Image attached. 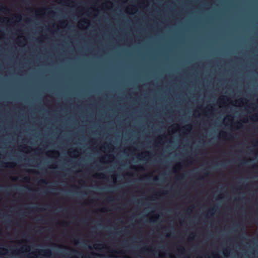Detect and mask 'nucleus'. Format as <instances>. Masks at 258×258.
<instances>
[{
    "label": "nucleus",
    "instance_id": "nucleus-1",
    "mask_svg": "<svg viewBox=\"0 0 258 258\" xmlns=\"http://www.w3.org/2000/svg\"><path fill=\"white\" fill-rule=\"evenodd\" d=\"M0 67H21L23 68H30L32 67H71V66H0Z\"/></svg>",
    "mask_w": 258,
    "mask_h": 258
},
{
    "label": "nucleus",
    "instance_id": "nucleus-2",
    "mask_svg": "<svg viewBox=\"0 0 258 258\" xmlns=\"http://www.w3.org/2000/svg\"><path fill=\"white\" fill-rule=\"evenodd\" d=\"M16 164L14 163L3 162L1 164L2 167L13 168Z\"/></svg>",
    "mask_w": 258,
    "mask_h": 258
},
{
    "label": "nucleus",
    "instance_id": "nucleus-3",
    "mask_svg": "<svg viewBox=\"0 0 258 258\" xmlns=\"http://www.w3.org/2000/svg\"><path fill=\"white\" fill-rule=\"evenodd\" d=\"M221 136L226 139H232V136L230 134H228L225 132H223L221 134Z\"/></svg>",
    "mask_w": 258,
    "mask_h": 258
},
{
    "label": "nucleus",
    "instance_id": "nucleus-4",
    "mask_svg": "<svg viewBox=\"0 0 258 258\" xmlns=\"http://www.w3.org/2000/svg\"><path fill=\"white\" fill-rule=\"evenodd\" d=\"M2 64H5L3 63ZM13 64H18L17 63H14ZM19 64H32L31 63H19ZM33 64H36L33 63ZM36 64H58L57 63H37ZM60 64H71V63H61Z\"/></svg>",
    "mask_w": 258,
    "mask_h": 258
},
{
    "label": "nucleus",
    "instance_id": "nucleus-5",
    "mask_svg": "<svg viewBox=\"0 0 258 258\" xmlns=\"http://www.w3.org/2000/svg\"><path fill=\"white\" fill-rule=\"evenodd\" d=\"M39 251L43 252L46 255H49L51 254V251L50 249L41 250Z\"/></svg>",
    "mask_w": 258,
    "mask_h": 258
},
{
    "label": "nucleus",
    "instance_id": "nucleus-6",
    "mask_svg": "<svg viewBox=\"0 0 258 258\" xmlns=\"http://www.w3.org/2000/svg\"><path fill=\"white\" fill-rule=\"evenodd\" d=\"M95 176L99 178H105L106 177L103 173H97L95 175Z\"/></svg>",
    "mask_w": 258,
    "mask_h": 258
},
{
    "label": "nucleus",
    "instance_id": "nucleus-7",
    "mask_svg": "<svg viewBox=\"0 0 258 258\" xmlns=\"http://www.w3.org/2000/svg\"><path fill=\"white\" fill-rule=\"evenodd\" d=\"M184 130H185L187 132H189L191 129V126L189 124H187L184 126H183Z\"/></svg>",
    "mask_w": 258,
    "mask_h": 258
},
{
    "label": "nucleus",
    "instance_id": "nucleus-8",
    "mask_svg": "<svg viewBox=\"0 0 258 258\" xmlns=\"http://www.w3.org/2000/svg\"><path fill=\"white\" fill-rule=\"evenodd\" d=\"M8 10H8V8L6 6H2L0 8V11L3 12H6L8 11Z\"/></svg>",
    "mask_w": 258,
    "mask_h": 258
},
{
    "label": "nucleus",
    "instance_id": "nucleus-9",
    "mask_svg": "<svg viewBox=\"0 0 258 258\" xmlns=\"http://www.w3.org/2000/svg\"><path fill=\"white\" fill-rule=\"evenodd\" d=\"M181 168V164L180 163H178L176 165V166L174 167V172H176V169H180Z\"/></svg>",
    "mask_w": 258,
    "mask_h": 258
},
{
    "label": "nucleus",
    "instance_id": "nucleus-10",
    "mask_svg": "<svg viewBox=\"0 0 258 258\" xmlns=\"http://www.w3.org/2000/svg\"><path fill=\"white\" fill-rule=\"evenodd\" d=\"M250 119L252 120H256L258 119V114H256L253 115L252 117L250 118Z\"/></svg>",
    "mask_w": 258,
    "mask_h": 258
},
{
    "label": "nucleus",
    "instance_id": "nucleus-11",
    "mask_svg": "<svg viewBox=\"0 0 258 258\" xmlns=\"http://www.w3.org/2000/svg\"><path fill=\"white\" fill-rule=\"evenodd\" d=\"M230 251L228 249H225L223 253L225 255H227L229 253Z\"/></svg>",
    "mask_w": 258,
    "mask_h": 258
},
{
    "label": "nucleus",
    "instance_id": "nucleus-12",
    "mask_svg": "<svg viewBox=\"0 0 258 258\" xmlns=\"http://www.w3.org/2000/svg\"><path fill=\"white\" fill-rule=\"evenodd\" d=\"M214 211V208H211L208 211V214H210V215H211V216L213 215Z\"/></svg>",
    "mask_w": 258,
    "mask_h": 258
},
{
    "label": "nucleus",
    "instance_id": "nucleus-13",
    "mask_svg": "<svg viewBox=\"0 0 258 258\" xmlns=\"http://www.w3.org/2000/svg\"><path fill=\"white\" fill-rule=\"evenodd\" d=\"M39 182L40 183H42V184H47V182L46 180L45 179H41L40 181H39Z\"/></svg>",
    "mask_w": 258,
    "mask_h": 258
},
{
    "label": "nucleus",
    "instance_id": "nucleus-14",
    "mask_svg": "<svg viewBox=\"0 0 258 258\" xmlns=\"http://www.w3.org/2000/svg\"><path fill=\"white\" fill-rule=\"evenodd\" d=\"M178 250L180 251L181 252L184 251L185 250V249L182 247H180L178 248Z\"/></svg>",
    "mask_w": 258,
    "mask_h": 258
},
{
    "label": "nucleus",
    "instance_id": "nucleus-15",
    "mask_svg": "<svg viewBox=\"0 0 258 258\" xmlns=\"http://www.w3.org/2000/svg\"><path fill=\"white\" fill-rule=\"evenodd\" d=\"M51 152H52L55 154L59 155V153L57 151H51Z\"/></svg>",
    "mask_w": 258,
    "mask_h": 258
},
{
    "label": "nucleus",
    "instance_id": "nucleus-16",
    "mask_svg": "<svg viewBox=\"0 0 258 258\" xmlns=\"http://www.w3.org/2000/svg\"><path fill=\"white\" fill-rule=\"evenodd\" d=\"M243 99H239L237 101V102L239 103H243Z\"/></svg>",
    "mask_w": 258,
    "mask_h": 258
},
{
    "label": "nucleus",
    "instance_id": "nucleus-17",
    "mask_svg": "<svg viewBox=\"0 0 258 258\" xmlns=\"http://www.w3.org/2000/svg\"><path fill=\"white\" fill-rule=\"evenodd\" d=\"M24 180L25 181H28L29 180V178L28 177H25L24 178Z\"/></svg>",
    "mask_w": 258,
    "mask_h": 258
},
{
    "label": "nucleus",
    "instance_id": "nucleus-18",
    "mask_svg": "<svg viewBox=\"0 0 258 258\" xmlns=\"http://www.w3.org/2000/svg\"><path fill=\"white\" fill-rule=\"evenodd\" d=\"M23 147V148H24V149H30V147H27V146H23V147Z\"/></svg>",
    "mask_w": 258,
    "mask_h": 258
},
{
    "label": "nucleus",
    "instance_id": "nucleus-19",
    "mask_svg": "<svg viewBox=\"0 0 258 258\" xmlns=\"http://www.w3.org/2000/svg\"><path fill=\"white\" fill-rule=\"evenodd\" d=\"M143 155H144V154H143V153H142V154H139V155H138V157H141L143 158V157H144V156H143Z\"/></svg>",
    "mask_w": 258,
    "mask_h": 258
},
{
    "label": "nucleus",
    "instance_id": "nucleus-20",
    "mask_svg": "<svg viewBox=\"0 0 258 258\" xmlns=\"http://www.w3.org/2000/svg\"><path fill=\"white\" fill-rule=\"evenodd\" d=\"M138 169L139 170H143V168L142 166H139L138 167Z\"/></svg>",
    "mask_w": 258,
    "mask_h": 258
},
{
    "label": "nucleus",
    "instance_id": "nucleus-21",
    "mask_svg": "<svg viewBox=\"0 0 258 258\" xmlns=\"http://www.w3.org/2000/svg\"><path fill=\"white\" fill-rule=\"evenodd\" d=\"M107 201H112L113 199H112V198H107Z\"/></svg>",
    "mask_w": 258,
    "mask_h": 258
},
{
    "label": "nucleus",
    "instance_id": "nucleus-22",
    "mask_svg": "<svg viewBox=\"0 0 258 258\" xmlns=\"http://www.w3.org/2000/svg\"><path fill=\"white\" fill-rule=\"evenodd\" d=\"M157 180H158V177L156 176L154 178V180L156 181Z\"/></svg>",
    "mask_w": 258,
    "mask_h": 258
},
{
    "label": "nucleus",
    "instance_id": "nucleus-23",
    "mask_svg": "<svg viewBox=\"0 0 258 258\" xmlns=\"http://www.w3.org/2000/svg\"><path fill=\"white\" fill-rule=\"evenodd\" d=\"M214 257L215 258H221V257H220L218 255H215Z\"/></svg>",
    "mask_w": 258,
    "mask_h": 258
},
{
    "label": "nucleus",
    "instance_id": "nucleus-24",
    "mask_svg": "<svg viewBox=\"0 0 258 258\" xmlns=\"http://www.w3.org/2000/svg\"><path fill=\"white\" fill-rule=\"evenodd\" d=\"M158 217H159V216L158 215H155V217H154V218L155 219H157Z\"/></svg>",
    "mask_w": 258,
    "mask_h": 258
},
{
    "label": "nucleus",
    "instance_id": "nucleus-25",
    "mask_svg": "<svg viewBox=\"0 0 258 258\" xmlns=\"http://www.w3.org/2000/svg\"><path fill=\"white\" fill-rule=\"evenodd\" d=\"M82 22H83V23H87V22H86L85 20H82V21H81V23H82Z\"/></svg>",
    "mask_w": 258,
    "mask_h": 258
},
{
    "label": "nucleus",
    "instance_id": "nucleus-26",
    "mask_svg": "<svg viewBox=\"0 0 258 258\" xmlns=\"http://www.w3.org/2000/svg\"><path fill=\"white\" fill-rule=\"evenodd\" d=\"M108 157H109V158H114V156H112V155H109V156H108Z\"/></svg>",
    "mask_w": 258,
    "mask_h": 258
},
{
    "label": "nucleus",
    "instance_id": "nucleus-27",
    "mask_svg": "<svg viewBox=\"0 0 258 258\" xmlns=\"http://www.w3.org/2000/svg\"><path fill=\"white\" fill-rule=\"evenodd\" d=\"M3 250L5 251H8V249L6 248H3Z\"/></svg>",
    "mask_w": 258,
    "mask_h": 258
},
{
    "label": "nucleus",
    "instance_id": "nucleus-28",
    "mask_svg": "<svg viewBox=\"0 0 258 258\" xmlns=\"http://www.w3.org/2000/svg\"><path fill=\"white\" fill-rule=\"evenodd\" d=\"M50 13L52 14H54V12L53 11H50Z\"/></svg>",
    "mask_w": 258,
    "mask_h": 258
},
{
    "label": "nucleus",
    "instance_id": "nucleus-29",
    "mask_svg": "<svg viewBox=\"0 0 258 258\" xmlns=\"http://www.w3.org/2000/svg\"><path fill=\"white\" fill-rule=\"evenodd\" d=\"M2 235V231L0 229V236Z\"/></svg>",
    "mask_w": 258,
    "mask_h": 258
},
{
    "label": "nucleus",
    "instance_id": "nucleus-30",
    "mask_svg": "<svg viewBox=\"0 0 258 258\" xmlns=\"http://www.w3.org/2000/svg\"><path fill=\"white\" fill-rule=\"evenodd\" d=\"M83 258H89V257L88 256H87V255H85V256H84Z\"/></svg>",
    "mask_w": 258,
    "mask_h": 258
},
{
    "label": "nucleus",
    "instance_id": "nucleus-31",
    "mask_svg": "<svg viewBox=\"0 0 258 258\" xmlns=\"http://www.w3.org/2000/svg\"><path fill=\"white\" fill-rule=\"evenodd\" d=\"M73 152H74V153H76V152H77V153H78V150H74V151H73Z\"/></svg>",
    "mask_w": 258,
    "mask_h": 258
},
{
    "label": "nucleus",
    "instance_id": "nucleus-32",
    "mask_svg": "<svg viewBox=\"0 0 258 258\" xmlns=\"http://www.w3.org/2000/svg\"><path fill=\"white\" fill-rule=\"evenodd\" d=\"M29 248H27V247L26 248V251H29Z\"/></svg>",
    "mask_w": 258,
    "mask_h": 258
},
{
    "label": "nucleus",
    "instance_id": "nucleus-33",
    "mask_svg": "<svg viewBox=\"0 0 258 258\" xmlns=\"http://www.w3.org/2000/svg\"><path fill=\"white\" fill-rule=\"evenodd\" d=\"M17 18H19V19H21V17L20 16H18V17H17Z\"/></svg>",
    "mask_w": 258,
    "mask_h": 258
},
{
    "label": "nucleus",
    "instance_id": "nucleus-34",
    "mask_svg": "<svg viewBox=\"0 0 258 258\" xmlns=\"http://www.w3.org/2000/svg\"><path fill=\"white\" fill-rule=\"evenodd\" d=\"M61 224H62V225H64V224H67V223H66V222H62Z\"/></svg>",
    "mask_w": 258,
    "mask_h": 258
},
{
    "label": "nucleus",
    "instance_id": "nucleus-35",
    "mask_svg": "<svg viewBox=\"0 0 258 258\" xmlns=\"http://www.w3.org/2000/svg\"><path fill=\"white\" fill-rule=\"evenodd\" d=\"M255 143L258 144V140H256Z\"/></svg>",
    "mask_w": 258,
    "mask_h": 258
},
{
    "label": "nucleus",
    "instance_id": "nucleus-36",
    "mask_svg": "<svg viewBox=\"0 0 258 258\" xmlns=\"http://www.w3.org/2000/svg\"><path fill=\"white\" fill-rule=\"evenodd\" d=\"M246 162L245 161L243 162L242 163V164H245Z\"/></svg>",
    "mask_w": 258,
    "mask_h": 258
},
{
    "label": "nucleus",
    "instance_id": "nucleus-37",
    "mask_svg": "<svg viewBox=\"0 0 258 258\" xmlns=\"http://www.w3.org/2000/svg\"><path fill=\"white\" fill-rule=\"evenodd\" d=\"M107 147H108V146H106V147H104L105 148H106Z\"/></svg>",
    "mask_w": 258,
    "mask_h": 258
},
{
    "label": "nucleus",
    "instance_id": "nucleus-38",
    "mask_svg": "<svg viewBox=\"0 0 258 258\" xmlns=\"http://www.w3.org/2000/svg\"><path fill=\"white\" fill-rule=\"evenodd\" d=\"M208 173H205V175H208Z\"/></svg>",
    "mask_w": 258,
    "mask_h": 258
},
{
    "label": "nucleus",
    "instance_id": "nucleus-39",
    "mask_svg": "<svg viewBox=\"0 0 258 258\" xmlns=\"http://www.w3.org/2000/svg\"><path fill=\"white\" fill-rule=\"evenodd\" d=\"M63 24H64V22H62V23H61V24H62V25H63Z\"/></svg>",
    "mask_w": 258,
    "mask_h": 258
},
{
    "label": "nucleus",
    "instance_id": "nucleus-40",
    "mask_svg": "<svg viewBox=\"0 0 258 258\" xmlns=\"http://www.w3.org/2000/svg\"><path fill=\"white\" fill-rule=\"evenodd\" d=\"M132 168H133V169H135V167H132Z\"/></svg>",
    "mask_w": 258,
    "mask_h": 258
},
{
    "label": "nucleus",
    "instance_id": "nucleus-41",
    "mask_svg": "<svg viewBox=\"0 0 258 258\" xmlns=\"http://www.w3.org/2000/svg\"><path fill=\"white\" fill-rule=\"evenodd\" d=\"M8 22L11 23V21H8Z\"/></svg>",
    "mask_w": 258,
    "mask_h": 258
}]
</instances>
